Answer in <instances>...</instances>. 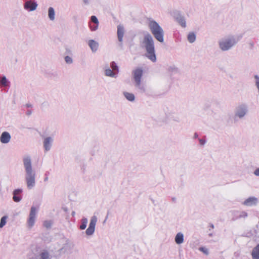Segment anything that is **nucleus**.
Instances as JSON below:
<instances>
[{
    "label": "nucleus",
    "instance_id": "20",
    "mask_svg": "<svg viewBox=\"0 0 259 259\" xmlns=\"http://www.w3.org/2000/svg\"><path fill=\"white\" fill-rule=\"evenodd\" d=\"M123 95L126 99L130 102H134L135 100V96L133 93L124 92Z\"/></svg>",
    "mask_w": 259,
    "mask_h": 259
},
{
    "label": "nucleus",
    "instance_id": "8",
    "mask_svg": "<svg viewBox=\"0 0 259 259\" xmlns=\"http://www.w3.org/2000/svg\"><path fill=\"white\" fill-rule=\"evenodd\" d=\"M37 210L34 206H32L27 220L28 226L29 228L32 227L35 223Z\"/></svg>",
    "mask_w": 259,
    "mask_h": 259
},
{
    "label": "nucleus",
    "instance_id": "5",
    "mask_svg": "<svg viewBox=\"0 0 259 259\" xmlns=\"http://www.w3.org/2000/svg\"><path fill=\"white\" fill-rule=\"evenodd\" d=\"M149 27L154 37L159 42L164 41V31L160 25L155 21H150Z\"/></svg>",
    "mask_w": 259,
    "mask_h": 259
},
{
    "label": "nucleus",
    "instance_id": "39",
    "mask_svg": "<svg viewBox=\"0 0 259 259\" xmlns=\"http://www.w3.org/2000/svg\"><path fill=\"white\" fill-rule=\"evenodd\" d=\"M210 227L213 229L214 228V225L212 224H210V225H209Z\"/></svg>",
    "mask_w": 259,
    "mask_h": 259
},
{
    "label": "nucleus",
    "instance_id": "16",
    "mask_svg": "<svg viewBox=\"0 0 259 259\" xmlns=\"http://www.w3.org/2000/svg\"><path fill=\"white\" fill-rule=\"evenodd\" d=\"M117 37L118 39L120 42L123 40V37L124 34V29L123 26L119 25L117 26Z\"/></svg>",
    "mask_w": 259,
    "mask_h": 259
},
{
    "label": "nucleus",
    "instance_id": "37",
    "mask_svg": "<svg viewBox=\"0 0 259 259\" xmlns=\"http://www.w3.org/2000/svg\"><path fill=\"white\" fill-rule=\"evenodd\" d=\"M84 4L88 5L89 4L90 0H83Z\"/></svg>",
    "mask_w": 259,
    "mask_h": 259
},
{
    "label": "nucleus",
    "instance_id": "3",
    "mask_svg": "<svg viewBox=\"0 0 259 259\" xmlns=\"http://www.w3.org/2000/svg\"><path fill=\"white\" fill-rule=\"evenodd\" d=\"M240 38L234 35H229L218 40V46L222 52L231 50L239 41Z\"/></svg>",
    "mask_w": 259,
    "mask_h": 259
},
{
    "label": "nucleus",
    "instance_id": "33",
    "mask_svg": "<svg viewBox=\"0 0 259 259\" xmlns=\"http://www.w3.org/2000/svg\"><path fill=\"white\" fill-rule=\"evenodd\" d=\"M64 59L66 63L67 64H71L73 62L72 59L70 56H66Z\"/></svg>",
    "mask_w": 259,
    "mask_h": 259
},
{
    "label": "nucleus",
    "instance_id": "27",
    "mask_svg": "<svg viewBox=\"0 0 259 259\" xmlns=\"http://www.w3.org/2000/svg\"><path fill=\"white\" fill-rule=\"evenodd\" d=\"M52 224L53 221L52 220H46L43 223L44 226L47 229L51 228Z\"/></svg>",
    "mask_w": 259,
    "mask_h": 259
},
{
    "label": "nucleus",
    "instance_id": "28",
    "mask_svg": "<svg viewBox=\"0 0 259 259\" xmlns=\"http://www.w3.org/2000/svg\"><path fill=\"white\" fill-rule=\"evenodd\" d=\"M39 259H51L49 254L47 251L41 252L39 255Z\"/></svg>",
    "mask_w": 259,
    "mask_h": 259
},
{
    "label": "nucleus",
    "instance_id": "35",
    "mask_svg": "<svg viewBox=\"0 0 259 259\" xmlns=\"http://www.w3.org/2000/svg\"><path fill=\"white\" fill-rule=\"evenodd\" d=\"M199 142L201 146H204L206 143V140L203 139H199Z\"/></svg>",
    "mask_w": 259,
    "mask_h": 259
},
{
    "label": "nucleus",
    "instance_id": "2",
    "mask_svg": "<svg viewBox=\"0 0 259 259\" xmlns=\"http://www.w3.org/2000/svg\"><path fill=\"white\" fill-rule=\"evenodd\" d=\"M140 45L146 51L145 56L153 62L156 61L154 40L148 33L144 35L143 38L140 41Z\"/></svg>",
    "mask_w": 259,
    "mask_h": 259
},
{
    "label": "nucleus",
    "instance_id": "22",
    "mask_svg": "<svg viewBox=\"0 0 259 259\" xmlns=\"http://www.w3.org/2000/svg\"><path fill=\"white\" fill-rule=\"evenodd\" d=\"M48 17L51 21H54L55 20V12L53 7H49L48 9Z\"/></svg>",
    "mask_w": 259,
    "mask_h": 259
},
{
    "label": "nucleus",
    "instance_id": "1",
    "mask_svg": "<svg viewBox=\"0 0 259 259\" xmlns=\"http://www.w3.org/2000/svg\"><path fill=\"white\" fill-rule=\"evenodd\" d=\"M22 162L26 186L28 189L31 190L35 187L36 183V172L32 166L31 156L29 155H24L22 158Z\"/></svg>",
    "mask_w": 259,
    "mask_h": 259
},
{
    "label": "nucleus",
    "instance_id": "26",
    "mask_svg": "<svg viewBox=\"0 0 259 259\" xmlns=\"http://www.w3.org/2000/svg\"><path fill=\"white\" fill-rule=\"evenodd\" d=\"M187 39L189 42L193 43L196 40V35L194 32H190L187 36Z\"/></svg>",
    "mask_w": 259,
    "mask_h": 259
},
{
    "label": "nucleus",
    "instance_id": "10",
    "mask_svg": "<svg viewBox=\"0 0 259 259\" xmlns=\"http://www.w3.org/2000/svg\"><path fill=\"white\" fill-rule=\"evenodd\" d=\"M99 22L96 16H92L89 22V27L92 31H96L99 27Z\"/></svg>",
    "mask_w": 259,
    "mask_h": 259
},
{
    "label": "nucleus",
    "instance_id": "36",
    "mask_svg": "<svg viewBox=\"0 0 259 259\" xmlns=\"http://www.w3.org/2000/svg\"><path fill=\"white\" fill-rule=\"evenodd\" d=\"M253 174L256 177H259V167L256 168L253 171Z\"/></svg>",
    "mask_w": 259,
    "mask_h": 259
},
{
    "label": "nucleus",
    "instance_id": "9",
    "mask_svg": "<svg viewBox=\"0 0 259 259\" xmlns=\"http://www.w3.org/2000/svg\"><path fill=\"white\" fill-rule=\"evenodd\" d=\"M37 6L38 5L34 0L27 1L24 4V9L29 12L35 11L36 9Z\"/></svg>",
    "mask_w": 259,
    "mask_h": 259
},
{
    "label": "nucleus",
    "instance_id": "4",
    "mask_svg": "<svg viewBox=\"0 0 259 259\" xmlns=\"http://www.w3.org/2000/svg\"><path fill=\"white\" fill-rule=\"evenodd\" d=\"M133 79L135 87L141 93L146 92L145 85L142 82L143 75V70L141 67H138L132 71Z\"/></svg>",
    "mask_w": 259,
    "mask_h": 259
},
{
    "label": "nucleus",
    "instance_id": "32",
    "mask_svg": "<svg viewBox=\"0 0 259 259\" xmlns=\"http://www.w3.org/2000/svg\"><path fill=\"white\" fill-rule=\"evenodd\" d=\"M168 71L171 73H176L178 72V69L175 66H170L168 68Z\"/></svg>",
    "mask_w": 259,
    "mask_h": 259
},
{
    "label": "nucleus",
    "instance_id": "21",
    "mask_svg": "<svg viewBox=\"0 0 259 259\" xmlns=\"http://www.w3.org/2000/svg\"><path fill=\"white\" fill-rule=\"evenodd\" d=\"M251 255L252 259H259V244L253 249Z\"/></svg>",
    "mask_w": 259,
    "mask_h": 259
},
{
    "label": "nucleus",
    "instance_id": "34",
    "mask_svg": "<svg viewBox=\"0 0 259 259\" xmlns=\"http://www.w3.org/2000/svg\"><path fill=\"white\" fill-rule=\"evenodd\" d=\"M199 250L205 254H208L209 253L208 250L206 247H201L199 248Z\"/></svg>",
    "mask_w": 259,
    "mask_h": 259
},
{
    "label": "nucleus",
    "instance_id": "24",
    "mask_svg": "<svg viewBox=\"0 0 259 259\" xmlns=\"http://www.w3.org/2000/svg\"><path fill=\"white\" fill-rule=\"evenodd\" d=\"M88 222V219L86 218H82L81 220V225L79 226V229L81 230H84L86 227Z\"/></svg>",
    "mask_w": 259,
    "mask_h": 259
},
{
    "label": "nucleus",
    "instance_id": "23",
    "mask_svg": "<svg viewBox=\"0 0 259 259\" xmlns=\"http://www.w3.org/2000/svg\"><path fill=\"white\" fill-rule=\"evenodd\" d=\"M10 82L7 79L5 76H3L0 78V85L2 87H7L9 85Z\"/></svg>",
    "mask_w": 259,
    "mask_h": 259
},
{
    "label": "nucleus",
    "instance_id": "42",
    "mask_svg": "<svg viewBox=\"0 0 259 259\" xmlns=\"http://www.w3.org/2000/svg\"><path fill=\"white\" fill-rule=\"evenodd\" d=\"M212 236H213L212 233H209V236H210V237H212Z\"/></svg>",
    "mask_w": 259,
    "mask_h": 259
},
{
    "label": "nucleus",
    "instance_id": "12",
    "mask_svg": "<svg viewBox=\"0 0 259 259\" xmlns=\"http://www.w3.org/2000/svg\"><path fill=\"white\" fill-rule=\"evenodd\" d=\"M54 139L51 137H47L44 138L43 141V147L45 152L50 151L52 148Z\"/></svg>",
    "mask_w": 259,
    "mask_h": 259
},
{
    "label": "nucleus",
    "instance_id": "11",
    "mask_svg": "<svg viewBox=\"0 0 259 259\" xmlns=\"http://www.w3.org/2000/svg\"><path fill=\"white\" fill-rule=\"evenodd\" d=\"M258 203V199L254 196L249 197L245 199L242 204L248 207L256 206Z\"/></svg>",
    "mask_w": 259,
    "mask_h": 259
},
{
    "label": "nucleus",
    "instance_id": "14",
    "mask_svg": "<svg viewBox=\"0 0 259 259\" xmlns=\"http://www.w3.org/2000/svg\"><path fill=\"white\" fill-rule=\"evenodd\" d=\"M11 136L8 132H4L0 137V141L3 144H7L11 140Z\"/></svg>",
    "mask_w": 259,
    "mask_h": 259
},
{
    "label": "nucleus",
    "instance_id": "15",
    "mask_svg": "<svg viewBox=\"0 0 259 259\" xmlns=\"http://www.w3.org/2000/svg\"><path fill=\"white\" fill-rule=\"evenodd\" d=\"M88 44L93 53H95L97 51L99 46V44L97 41L94 39H90L88 41Z\"/></svg>",
    "mask_w": 259,
    "mask_h": 259
},
{
    "label": "nucleus",
    "instance_id": "31",
    "mask_svg": "<svg viewBox=\"0 0 259 259\" xmlns=\"http://www.w3.org/2000/svg\"><path fill=\"white\" fill-rule=\"evenodd\" d=\"M7 219V216H4L1 219L0 222V228H3L6 224V220Z\"/></svg>",
    "mask_w": 259,
    "mask_h": 259
},
{
    "label": "nucleus",
    "instance_id": "25",
    "mask_svg": "<svg viewBox=\"0 0 259 259\" xmlns=\"http://www.w3.org/2000/svg\"><path fill=\"white\" fill-rule=\"evenodd\" d=\"M110 67L114 72H117V74L119 72V67L115 61H112L110 63Z\"/></svg>",
    "mask_w": 259,
    "mask_h": 259
},
{
    "label": "nucleus",
    "instance_id": "30",
    "mask_svg": "<svg viewBox=\"0 0 259 259\" xmlns=\"http://www.w3.org/2000/svg\"><path fill=\"white\" fill-rule=\"evenodd\" d=\"M248 216V214L246 211H242L239 212V214L236 218V219H241L243 218L245 219Z\"/></svg>",
    "mask_w": 259,
    "mask_h": 259
},
{
    "label": "nucleus",
    "instance_id": "17",
    "mask_svg": "<svg viewBox=\"0 0 259 259\" xmlns=\"http://www.w3.org/2000/svg\"><path fill=\"white\" fill-rule=\"evenodd\" d=\"M176 19L177 21L182 27L185 28L186 27V20L185 17L183 16L180 14H178L176 17Z\"/></svg>",
    "mask_w": 259,
    "mask_h": 259
},
{
    "label": "nucleus",
    "instance_id": "41",
    "mask_svg": "<svg viewBox=\"0 0 259 259\" xmlns=\"http://www.w3.org/2000/svg\"><path fill=\"white\" fill-rule=\"evenodd\" d=\"M75 214V212L74 211H73L71 213V215L72 216H74V215Z\"/></svg>",
    "mask_w": 259,
    "mask_h": 259
},
{
    "label": "nucleus",
    "instance_id": "29",
    "mask_svg": "<svg viewBox=\"0 0 259 259\" xmlns=\"http://www.w3.org/2000/svg\"><path fill=\"white\" fill-rule=\"evenodd\" d=\"M254 83L259 95V76L257 75H254Z\"/></svg>",
    "mask_w": 259,
    "mask_h": 259
},
{
    "label": "nucleus",
    "instance_id": "19",
    "mask_svg": "<svg viewBox=\"0 0 259 259\" xmlns=\"http://www.w3.org/2000/svg\"><path fill=\"white\" fill-rule=\"evenodd\" d=\"M175 242L178 244H181L184 242V235L182 233L179 232L177 234L175 238Z\"/></svg>",
    "mask_w": 259,
    "mask_h": 259
},
{
    "label": "nucleus",
    "instance_id": "18",
    "mask_svg": "<svg viewBox=\"0 0 259 259\" xmlns=\"http://www.w3.org/2000/svg\"><path fill=\"white\" fill-rule=\"evenodd\" d=\"M104 74L106 76L110 77L112 78L117 77V72H114L112 69L109 67H107L104 70Z\"/></svg>",
    "mask_w": 259,
    "mask_h": 259
},
{
    "label": "nucleus",
    "instance_id": "40",
    "mask_svg": "<svg viewBox=\"0 0 259 259\" xmlns=\"http://www.w3.org/2000/svg\"><path fill=\"white\" fill-rule=\"evenodd\" d=\"M48 181V177H46L45 178H44V181L45 182H47Z\"/></svg>",
    "mask_w": 259,
    "mask_h": 259
},
{
    "label": "nucleus",
    "instance_id": "13",
    "mask_svg": "<svg viewBox=\"0 0 259 259\" xmlns=\"http://www.w3.org/2000/svg\"><path fill=\"white\" fill-rule=\"evenodd\" d=\"M22 192V189H17L13 192V200L15 202H19L22 199L21 193Z\"/></svg>",
    "mask_w": 259,
    "mask_h": 259
},
{
    "label": "nucleus",
    "instance_id": "38",
    "mask_svg": "<svg viewBox=\"0 0 259 259\" xmlns=\"http://www.w3.org/2000/svg\"><path fill=\"white\" fill-rule=\"evenodd\" d=\"M198 137V135L197 133H195L194 135V138L196 139Z\"/></svg>",
    "mask_w": 259,
    "mask_h": 259
},
{
    "label": "nucleus",
    "instance_id": "7",
    "mask_svg": "<svg viewBox=\"0 0 259 259\" xmlns=\"http://www.w3.org/2000/svg\"><path fill=\"white\" fill-rule=\"evenodd\" d=\"M97 221L98 218L96 215H93L91 217L89 227L85 231V234L87 235L92 236L94 234Z\"/></svg>",
    "mask_w": 259,
    "mask_h": 259
},
{
    "label": "nucleus",
    "instance_id": "43",
    "mask_svg": "<svg viewBox=\"0 0 259 259\" xmlns=\"http://www.w3.org/2000/svg\"><path fill=\"white\" fill-rule=\"evenodd\" d=\"M176 198H172V201H176Z\"/></svg>",
    "mask_w": 259,
    "mask_h": 259
},
{
    "label": "nucleus",
    "instance_id": "6",
    "mask_svg": "<svg viewBox=\"0 0 259 259\" xmlns=\"http://www.w3.org/2000/svg\"><path fill=\"white\" fill-rule=\"evenodd\" d=\"M248 113V107L246 103H240L235 108L233 119L235 121L243 119Z\"/></svg>",
    "mask_w": 259,
    "mask_h": 259
}]
</instances>
